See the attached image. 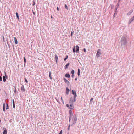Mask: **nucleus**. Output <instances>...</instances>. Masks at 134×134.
Returning <instances> with one entry per match:
<instances>
[{
    "label": "nucleus",
    "mask_w": 134,
    "mask_h": 134,
    "mask_svg": "<svg viewBox=\"0 0 134 134\" xmlns=\"http://www.w3.org/2000/svg\"><path fill=\"white\" fill-rule=\"evenodd\" d=\"M66 94H68L70 90L69 89H68V88H66Z\"/></svg>",
    "instance_id": "2eb2a0df"
},
{
    "label": "nucleus",
    "mask_w": 134,
    "mask_h": 134,
    "mask_svg": "<svg viewBox=\"0 0 134 134\" xmlns=\"http://www.w3.org/2000/svg\"><path fill=\"white\" fill-rule=\"evenodd\" d=\"M71 117L70 116L69 117V122H70V118Z\"/></svg>",
    "instance_id": "37998d69"
},
{
    "label": "nucleus",
    "mask_w": 134,
    "mask_h": 134,
    "mask_svg": "<svg viewBox=\"0 0 134 134\" xmlns=\"http://www.w3.org/2000/svg\"><path fill=\"white\" fill-rule=\"evenodd\" d=\"M21 90L23 92H25V89L24 86H22L21 88Z\"/></svg>",
    "instance_id": "9d476101"
},
{
    "label": "nucleus",
    "mask_w": 134,
    "mask_h": 134,
    "mask_svg": "<svg viewBox=\"0 0 134 134\" xmlns=\"http://www.w3.org/2000/svg\"><path fill=\"white\" fill-rule=\"evenodd\" d=\"M76 101V98L75 97H71L70 99L69 102L70 103H72Z\"/></svg>",
    "instance_id": "39448f33"
},
{
    "label": "nucleus",
    "mask_w": 134,
    "mask_h": 134,
    "mask_svg": "<svg viewBox=\"0 0 134 134\" xmlns=\"http://www.w3.org/2000/svg\"><path fill=\"white\" fill-rule=\"evenodd\" d=\"M134 20V16L132 17L129 21V24H131Z\"/></svg>",
    "instance_id": "0eeeda50"
},
{
    "label": "nucleus",
    "mask_w": 134,
    "mask_h": 134,
    "mask_svg": "<svg viewBox=\"0 0 134 134\" xmlns=\"http://www.w3.org/2000/svg\"><path fill=\"white\" fill-rule=\"evenodd\" d=\"M7 131L5 129L4 130L3 132V134H7Z\"/></svg>",
    "instance_id": "dca6fc26"
},
{
    "label": "nucleus",
    "mask_w": 134,
    "mask_h": 134,
    "mask_svg": "<svg viewBox=\"0 0 134 134\" xmlns=\"http://www.w3.org/2000/svg\"><path fill=\"white\" fill-rule=\"evenodd\" d=\"M121 43L122 45H125L127 43V41L126 38L124 36H123L121 39Z\"/></svg>",
    "instance_id": "f257e3e1"
},
{
    "label": "nucleus",
    "mask_w": 134,
    "mask_h": 134,
    "mask_svg": "<svg viewBox=\"0 0 134 134\" xmlns=\"http://www.w3.org/2000/svg\"><path fill=\"white\" fill-rule=\"evenodd\" d=\"M55 59H56V62H57V60L58 59V56L56 55L55 57Z\"/></svg>",
    "instance_id": "5701e85b"
},
{
    "label": "nucleus",
    "mask_w": 134,
    "mask_h": 134,
    "mask_svg": "<svg viewBox=\"0 0 134 134\" xmlns=\"http://www.w3.org/2000/svg\"><path fill=\"white\" fill-rule=\"evenodd\" d=\"M64 80L65 82L67 84H69V81L67 80L65 78L64 79Z\"/></svg>",
    "instance_id": "ddd939ff"
},
{
    "label": "nucleus",
    "mask_w": 134,
    "mask_h": 134,
    "mask_svg": "<svg viewBox=\"0 0 134 134\" xmlns=\"http://www.w3.org/2000/svg\"><path fill=\"white\" fill-rule=\"evenodd\" d=\"M75 48H76V52L77 53L79 51V48L78 45H77L76 47L75 46L73 49V52H74L75 51Z\"/></svg>",
    "instance_id": "7ed1b4c3"
},
{
    "label": "nucleus",
    "mask_w": 134,
    "mask_h": 134,
    "mask_svg": "<svg viewBox=\"0 0 134 134\" xmlns=\"http://www.w3.org/2000/svg\"><path fill=\"white\" fill-rule=\"evenodd\" d=\"M24 60L25 63L26 62V60L25 57H24Z\"/></svg>",
    "instance_id": "c756f323"
},
{
    "label": "nucleus",
    "mask_w": 134,
    "mask_h": 134,
    "mask_svg": "<svg viewBox=\"0 0 134 134\" xmlns=\"http://www.w3.org/2000/svg\"><path fill=\"white\" fill-rule=\"evenodd\" d=\"M117 14V13L115 12L114 15H113V17H114L115 16V15H116Z\"/></svg>",
    "instance_id": "cd10ccee"
},
{
    "label": "nucleus",
    "mask_w": 134,
    "mask_h": 134,
    "mask_svg": "<svg viewBox=\"0 0 134 134\" xmlns=\"http://www.w3.org/2000/svg\"><path fill=\"white\" fill-rule=\"evenodd\" d=\"M86 52V50L85 48H84V52Z\"/></svg>",
    "instance_id": "c03bdc74"
},
{
    "label": "nucleus",
    "mask_w": 134,
    "mask_h": 134,
    "mask_svg": "<svg viewBox=\"0 0 134 134\" xmlns=\"http://www.w3.org/2000/svg\"><path fill=\"white\" fill-rule=\"evenodd\" d=\"M5 108V104L4 103L3 104V108Z\"/></svg>",
    "instance_id": "473e14b6"
},
{
    "label": "nucleus",
    "mask_w": 134,
    "mask_h": 134,
    "mask_svg": "<svg viewBox=\"0 0 134 134\" xmlns=\"http://www.w3.org/2000/svg\"><path fill=\"white\" fill-rule=\"evenodd\" d=\"M16 16L17 17V18L19 20V15H18V13L17 12H16Z\"/></svg>",
    "instance_id": "aec40b11"
},
{
    "label": "nucleus",
    "mask_w": 134,
    "mask_h": 134,
    "mask_svg": "<svg viewBox=\"0 0 134 134\" xmlns=\"http://www.w3.org/2000/svg\"><path fill=\"white\" fill-rule=\"evenodd\" d=\"M51 17L52 18V16Z\"/></svg>",
    "instance_id": "09e8293b"
},
{
    "label": "nucleus",
    "mask_w": 134,
    "mask_h": 134,
    "mask_svg": "<svg viewBox=\"0 0 134 134\" xmlns=\"http://www.w3.org/2000/svg\"><path fill=\"white\" fill-rule=\"evenodd\" d=\"M1 121V120H0V122Z\"/></svg>",
    "instance_id": "8fccbe9b"
},
{
    "label": "nucleus",
    "mask_w": 134,
    "mask_h": 134,
    "mask_svg": "<svg viewBox=\"0 0 134 134\" xmlns=\"http://www.w3.org/2000/svg\"><path fill=\"white\" fill-rule=\"evenodd\" d=\"M51 72H49V77L51 79H52V77L51 76Z\"/></svg>",
    "instance_id": "412c9836"
},
{
    "label": "nucleus",
    "mask_w": 134,
    "mask_h": 134,
    "mask_svg": "<svg viewBox=\"0 0 134 134\" xmlns=\"http://www.w3.org/2000/svg\"><path fill=\"white\" fill-rule=\"evenodd\" d=\"M93 100V98H91V99H90V102H91Z\"/></svg>",
    "instance_id": "4c0bfd02"
},
{
    "label": "nucleus",
    "mask_w": 134,
    "mask_h": 134,
    "mask_svg": "<svg viewBox=\"0 0 134 134\" xmlns=\"http://www.w3.org/2000/svg\"><path fill=\"white\" fill-rule=\"evenodd\" d=\"M33 14H34V15H35V12H34V11H33Z\"/></svg>",
    "instance_id": "79ce46f5"
},
{
    "label": "nucleus",
    "mask_w": 134,
    "mask_h": 134,
    "mask_svg": "<svg viewBox=\"0 0 134 134\" xmlns=\"http://www.w3.org/2000/svg\"><path fill=\"white\" fill-rule=\"evenodd\" d=\"M61 100H62V102L63 103H64V101H63V100L62 97H61Z\"/></svg>",
    "instance_id": "2f4dec72"
},
{
    "label": "nucleus",
    "mask_w": 134,
    "mask_h": 134,
    "mask_svg": "<svg viewBox=\"0 0 134 134\" xmlns=\"http://www.w3.org/2000/svg\"><path fill=\"white\" fill-rule=\"evenodd\" d=\"M5 75H6V73H5Z\"/></svg>",
    "instance_id": "de8ad7c7"
},
{
    "label": "nucleus",
    "mask_w": 134,
    "mask_h": 134,
    "mask_svg": "<svg viewBox=\"0 0 134 134\" xmlns=\"http://www.w3.org/2000/svg\"><path fill=\"white\" fill-rule=\"evenodd\" d=\"M57 10L58 11H59V8L58 7H57Z\"/></svg>",
    "instance_id": "e433bc0d"
},
{
    "label": "nucleus",
    "mask_w": 134,
    "mask_h": 134,
    "mask_svg": "<svg viewBox=\"0 0 134 134\" xmlns=\"http://www.w3.org/2000/svg\"><path fill=\"white\" fill-rule=\"evenodd\" d=\"M3 111L4 112H5V108H3Z\"/></svg>",
    "instance_id": "c9c22d12"
},
{
    "label": "nucleus",
    "mask_w": 134,
    "mask_h": 134,
    "mask_svg": "<svg viewBox=\"0 0 134 134\" xmlns=\"http://www.w3.org/2000/svg\"><path fill=\"white\" fill-rule=\"evenodd\" d=\"M2 81V78L1 76H0V81Z\"/></svg>",
    "instance_id": "58836bf2"
},
{
    "label": "nucleus",
    "mask_w": 134,
    "mask_h": 134,
    "mask_svg": "<svg viewBox=\"0 0 134 134\" xmlns=\"http://www.w3.org/2000/svg\"><path fill=\"white\" fill-rule=\"evenodd\" d=\"M77 120V119L76 115H74L72 119L73 124H75L76 123Z\"/></svg>",
    "instance_id": "20e7f679"
},
{
    "label": "nucleus",
    "mask_w": 134,
    "mask_h": 134,
    "mask_svg": "<svg viewBox=\"0 0 134 134\" xmlns=\"http://www.w3.org/2000/svg\"><path fill=\"white\" fill-rule=\"evenodd\" d=\"M117 8H116V9L115 10V13H117Z\"/></svg>",
    "instance_id": "f704fd0d"
},
{
    "label": "nucleus",
    "mask_w": 134,
    "mask_h": 134,
    "mask_svg": "<svg viewBox=\"0 0 134 134\" xmlns=\"http://www.w3.org/2000/svg\"><path fill=\"white\" fill-rule=\"evenodd\" d=\"M3 40H4V37L3 36Z\"/></svg>",
    "instance_id": "49530a36"
},
{
    "label": "nucleus",
    "mask_w": 134,
    "mask_h": 134,
    "mask_svg": "<svg viewBox=\"0 0 134 134\" xmlns=\"http://www.w3.org/2000/svg\"><path fill=\"white\" fill-rule=\"evenodd\" d=\"M78 75L79 76V75L80 74V69H78Z\"/></svg>",
    "instance_id": "6ab92c4d"
},
{
    "label": "nucleus",
    "mask_w": 134,
    "mask_h": 134,
    "mask_svg": "<svg viewBox=\"0 0 134 134\" xmlns=\"http://www.w3.org/2000/svg\"><path fill=\"white\" fill-rule=\"evenodd\" d=\"M70 125H69V126H68V130H69V128H70Z\"/></svg>",
    "instance_id": "a19ab883"
},
{
    "label": "nucleus",
    "mask_w": 134,
    "mask_h": 134,
    "mask_svg": "<svg viewBox=\"0 0 134 134\" xmlns=\"http://www.w3.org/2000/svg\"><path fill=\"white\" fill-rule=\"evenodd\" d=\"M72 92L73 94L74 95V97H75V98H76L77 96V95H76L75 90L74 91V90H72Z\"/></svg>",
    "instance_id": "1a4fd4ad"
},
{
    "label": "nucleus",
    "mask_w": 134,
    "mask_h": 134,
    "mask_svg": "<svg viewBox=\"0 0 134 134\" xmlns=\"http://www.w3.org/2000/svg\"><path fill=\"white\" fill-rule=\"evenodd\" d=\"M74 32H72L71 33V35H70V36H71V37H72V35H73V34L74 33Z\"/></svg>",
    "instance_id": "bb28decb"
},
{
    "label": "nucleus",
    "mask_w": 134,
    "mask_h": 134,
    "mask_svg": "<svg viewBox=\"0 0 134 134\" xmlns=\"http://www.w3.org/2000/svg\"><path fill=\"white\" fill-rule=\"evenodd\" d=\"M14 41L15 42V44H18V42L16 38L15 37H14Z\"/></svg>",
    "instance_id": "f8f14e48"
},
{
    "label": "nucleus",
    "mask_w": 134,
    "mask_h": 134,
    "mask_svg": "<svg viewBox=\"0 0 134 134\" xmlns=\"http://www.w3.org/2000/svg\"><path fill=\"white\" fill-rule=\"evenodd\" d=\"M67 107L68 108H70L71 109H73L74 108V107L73 106V104H71L70 105H69L68 104H66Z\"/></svg>",
    "instance_id": "423d86ee"
},
{
    "label": "nucleus",
    "mask_w": 134,
    "mask_h": 134,
    "mask_svg": "<svg viewBox=\"0 0 134 134\" xmlns=\"http://www.w3.org/2000/svg\"><path fill=\"white\" fill-rule=\"evenodd\" d=\"M65 8L67 10H68V7L66 4H65Z\"/></svg>",
    "instance_id": "b1692460"
},
{
    "label": "nucleus",
    "mask_w": 134,
    "mask_h": 134,
    "mask_svg": "<svg viewBox=\"0 0 134 134\" xmlns=\"http://www.w3.org/2000/svg\"><path fill=\"white\" fill-rule=\"evenodd\" d=\"M71 73L72 74H74V70H72L71 71Z\"/></svg>",
    "instance_id": "a878e982"
},
{
    "label": "nucleus",
    "mask_w": 134,
    "mask_h": 134,
    "mask_svg": "<svg viewBox=\"0 0 134 134\" xmlns=\"http://www.w3.org/2000/svg\"><path fill=\"white\" fill-rule=\"evenodd\" d=\"M65 76L66 77H68V78H69L70 77V75H69V74H66L65 75Z\"/></svg>",
    "instance_id": "4468645a"
},
{
    "label": "nucleus",
    "mask_w": 134,
    "mask_h": 134,
    "mask_svg": "<svg viewBox=\"0 0 134 134\" xmlns=\"http://www.w3.org/2000/svg\"><path fill=\"white\" fill-rule=\"evenodd\" d=\"M62 134V130L59 134Z\"/></svg>",
    "instance_id": "72a5a7b5"
},
{
    "label": "nucleus",
    "mask_w": 134,
    "mask_h": 134,
    "mask_svg": "<svg viewBox=\"0 0 134 134\" xmlns=\"http://www.w3.org/2000/svg\"><path fill=\"white\" fill-rule=\"evenodd\" d=\"M77 80V78H76L75 79V80H76V81Z\"/></svg>",
    "instance_id": "a18cd8bd"
},
{
    "label": "nucleus",
    "mask_w": 134,
    "mask_h": 134,
    "mask_svg": "<svg viewBox=\"0 0 134 134\" xmlns=\"http://www.w3.org/2000/svg\"><path fill=\"white\" fill-rule=\"evenodd\" d=\"M6 105H7V106H6V109H7L9 108L8 106V105L7 104H6Z\"/></svg>",
    "instance_id": "393cba45"
},
{
    "label": "nucleus",
    "mask_w": 134,
    "mask_h": 134,
    "mask_svg": "<svg viewBox=\"0 0 134 134\" xmlns=\"http://www.w3.org/2000/svg\"><path fill=\"white\" fill-rule=\"evenodd\" d=\"M25 80L26 82L27 83L28 82V81L27 80V79L26 78H25Z\"/></svg>",
    "instance_id": "7c9ffc66"
},
{
    "label": "nucleus",
    "mask_w": 134,
    "mask_h": 134,
    "mask_svg": "<svg viewBox=\"0 0 134 134\" xmlns=\"http://www.w3.org/2000/svg\"><path fill=\"white\" fill-rule=\"evenodd\" d=\"M69 114L70 115V116L71 117L73 115L72 111L71 110H69Z\"/></svg>",
    "instance_id": "9b49d317"
},
{
    "label": "nucleus",
    "mask_w": 134,
    "mask_h": 134,
    "mask_svg": "<svg viewBox=\"0 0 134 134\" xmlns=\"http://www.w3.org/2000/svg\"><path fill=\"white\" fill-rule=\"evenodd\" d=\"M69 63H68L67 64L65 65L66 67L65 68V69H66L69 66Z\"/></svg>",
    "instance_id": "4be33fe9"
},
{
    "label": "nucleus",
    "mask_w": 134,
    "mask_h": 134,
    "mask_svg": "<svg viewBox=\"0 0 134 134\" xmlns=\"http://www.w3.org/2000/svg\"><path fill=\"white\" fill-rule=\"evenodd\" d=\"M68 58V56H66V57L64 59V61H65Z\"/></svg>",
    "instance_id": "c85d7f7f"
},
{
    "label": "nucleus",
    "mask_w": 134,
    "mask_h": 134,
    "mask_svg": "<svg viewBox=\"0 0 134 134\" xmlns=\"http://www.w3.org/2000/svg\"><path fill=\"white\" fill-rule=\"evenodd\" d=\"M133 11V9H131L127 13V15L128 16L130 15L132 13Z\"/></svg>",
    "instance_id": "6e6552de"
},
{
    "label": "nucleus",
    "mask_w": 134,
    "mask_h": 134,
    "mask_svg": "<svg viewBox=\"0 0 134 134\" xmlns=\"http://www.w3.org/2000/svg\"><path fill=\"white\" fill-rule=\"evenodd\" d=\"M13 105L14 108H15V103L14 99L13 100Z\"/></svg>",
    "instance_id": "a211bd4d"
},
{
    "label": "nucleus",
    "mask_w": 134,
    "mask_h": 134,
    "mask_svg": "<svg viewBox=\"0 0 134 134\" xmlns=\"http://www.w3.org/2000/svg\"><path fill=\"white\" fill-rule=\"evenodd\" d=\"M101 50L100 49H98L96 53V58H98L99 57L101 54Z\"/></svg>",
    "instance_id": "f03ea898"
},
{
    "label": "nucleus",
    "mask_w": 134,
    "mask_h": 134,
    "mask_svg": "<svg viewBox=\"0 0 134 134\" xmlns=\"http://www.w3.org/2000/svg\"><path fill=\"white\" fill-rule=\"evenodd\" d=\"M3 81L4 82H5L6 81V79L5 76H3Z\"/></svg>",
    "instance_id": "f3484780"
},
{
    "label": "nucleus",
    "mask_w": 134,
    "mask_h": 134,
    "mask_svg": "<svg viewBox=\"0 0 134 134\" xmlns=\"http://www.w3.org/2000/svg\"><path fill=\"white\" fill-rule=\"evenodd\" d=\"M74 74H72V78L73 77H74Z\"/></svg>",
    "instance_id": "ea45409f"
}]
</instances>
